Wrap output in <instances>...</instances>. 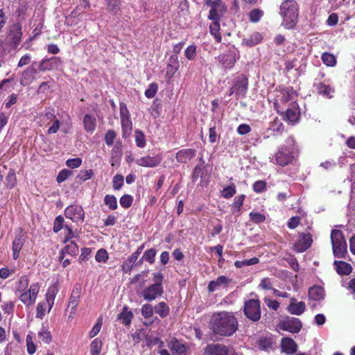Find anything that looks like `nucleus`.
Returning a JSON list of instances; mask_svg holds the SVG:
<instances>
[{"instance_id": "1", "label": "nucleus", "mask_w": 355, "mask_h": 355, "mask_svg": "<svg viewBox=\"0 0 355 355\" xmlns=\"http://www.w3.org/2000/svg\"><path fill=\"white\" fill-rule=\"evenodd\" d=\"M209 328L216 335L230 337L238 330L239 322L232 312L220 311L212 315Z\"/></svg>"}, {"instance_id": "2", "label": "nucleus", "mask_w": 355, "mask_h": 355, "mask_svg": "<svg viewBox=\"0 0 355 355\" xmlns=\"http://www.w3.org/2000/svg\"><path fill=\"white\" fill-rule=\"evenodd\" d=\"M299 5L295 0H286L280 6L279 14L283 18L282 26L286 29L295 27L299 17Z\"/></svg>"}, {"instance_id": "3", "label": "nucleus", "mask_w": 355, "mask_h": 355, "mask_svg": "<svg viewBox=\"0 0 355 355\" xmlns=\"http://www.w3.org/2000/svg\"><path fill=\"white\" fill-rule=\"evenodd\" d=\"M243 311L249 320L256 322L261 318V301L259 298L245 300Z\"/></svg>"}, {"instance_id": "4", "label": "nucleus", "mask_w": 355, "mask_h": 355, "mask_svg": "<svg viewBox=\"0 0 355 355\" xmlns=\"http://www.w3.org/2000/svg\"><path fill=\"white\" fill-rule=\"evenodd\" d=\"M22 26L17 22L10 25L6 33V44L12 50H16L21 42Z\"/></svg>"}, {"instance_id": "5", "label": "nucleus", "mask_w": 355, "mask_h": 355, "mask_svg": "<svg viewBox=\"0 0 355 355\" xmlns=\"http://www.w3.org/2000/svg\"><path fill=\"white\" fill-rule=\"evenodd\" d=\"M333 252L335 257L343 258L347 252V243L342 231L333 230L331 233Z\"/></svg>"}, {"instance_id": "6", "label": "nucleus", "mask_w": 355, "mask_h": 355, "mask_svg": "<svg viewBox=\"0 0 355 355\" xmlns=\"http://www.w3.org/2000/svg\"><path fill=\"white\" fill-rule=\"evenodd\" d=\"M295 95L296 92L293 87L280 89L274 103V107L277 112L279 114H283V105H286L289 101H295L293 99Z\"/></svg>"}, {"instance_id": "7", "label": "nucleus", "mask_w": 355, "mask_h": 355, "mask_svg": "<svg viewBox=\"0 0 355 355\" xmlns=\"http://www.w3.org/2000/svg\"><path fill=\"white\" fill-rule=\"evenodd\" d=\"M205 3L210 6L208 15V19L210 20L220 21L227 11V6L222 0H211Z\"/></svg>"}, {"instance_id": "8", "label": "nucleus", "mask_w": 355, "mask_h": 355, "mask_svg": "<svg viewBox=\"0 0 355 355\" xmlns=\"http://www.w3.org/2000/svg\"><path fill=\"white\" fill-rule=\"evenodd\" d=\"M248 89V78L245 74H240L235 78L233 85L229 89L228 96L235 94L238 97H245Z\"/></svg>"}, {"instance_id": "9", "label": "nucleus", "mask_w": 355, "mask_h": 355, "mask_svg": "<svg viewBox=\"0 0 355 355\" xmlns=\"http://www.w3.org/2000/svg\"><path fill=\"white\" fill-rule=\"evenodd\" d=\"M82 293V285L80 284H75L69 297V302L66 311H69V317L75 313L76 308L79 304L80 298Z\"/></svg>"}, {"instance_id": "10", "label": "nucleus", "mask_w": 355, "mask_h": 355, "mask_svg": "<svg viewBox=\"0 0 355 355\" xmlns=\"http://www.w3.org/2000/svg\"><path fill=\"white\" fill-rule=\"evenodd\" d=\"M205 355H235V351L223 344H210L205 347Z\"/></svg>"}, {"instance_id": "11", "label": "nucleus", "mask_w": 355, "mask_h": 355, "mask_svg": "<svg viewBox=\"0 0 355 355\" xmlns=\"http://www.w3.org/2000/svg\"><path fill=\"white\" fill-rule=\"evenodd\" d=\"M40 287L37 284L31 285L28 291L21 293L19 298L26 306H30L35 302L36 297L39 293Z\"/></svg>"}, {"instance_id": "12", "label": "nucleus", "mask_w": 355, "mask_h": 355, "mask_svg": "<svg viewBox=\"0 0 355 355\" xmlns=\"http://www.w3.org/2000/svg\"><path fill=\"white\" fill-rule=\"evenodd\" d=\"M294 156L292 151L285 147H280L275 155V162L277 165L285 166L291 164Z\"/></svg>"}, {"instance_id": "13", "label": "nucleus", "mask_w": 355, "mask_h": 355, "mask_svg": "<svg viewBox=\"0 0 355 355\" xmlns=\"http://www.w3.org/2000/svg\"><path fill=\"white\" fill-rule=\"evenodd\" d=\"M163 294L162 284H153L142 291V296L147 301H153Z\"/></svg>"}, {"instance_id": "14", "label": "nucleus", "mask_w": 355, "mask_h": 355, "mask_svg": "<svg viewBox=\"0 0 355 355\" xmlns=\"http://www.w3.org/2000/svg\"><path fill=\"white\" fill-rule=\"evenodd\" d=\"M67 218L74 222H83L85 218V211L81 206L72 205L68 206L64 210Z\"/></svg>"}, {"instance_id": "15", "label": "nucleus", "mask_w": 355, "mask_h": 355, "mask_svg": "<svg viewBox=\"0 0 355 355\" xmlns=\"http://www.w3.org/2000/svg\"><path fill=\"white\" fill-rule=\"evenodd\" d=\"M40 71L38 70V66H37V62H33L27 67L22 73L20 77V83L22 85H28L31 83L35 76Z\"/></svg>"}, {"instance_id": "16", "label": "nucleus", "mask_w": 355, "mask_h": 355, "mask_svg": "<svg viewBox=\"0 0 355 355\" xmlns=\"http://www.w3.org/2000/svg\"><path fill=\"white\" fill-rule=\"evenodd\" d=\"M62 64L60 57L43 58L38 64V70L42 72L57 69Z\"/></svg>"}, {"instance_id": "17", "label": "nucleus", "mask_w": 355, "mask_h": 355, "mask_svg": "<svg viewBox=\"0 0 355 355\" xmlns=\"http://www.w3.org/2000/svg\"><path fill=\"white\" fill-rule=\"evenodd\" d=\"M312 242V236L310 233H302L294 245V250L296 252H304L311 246Z\"/></svg>"}, {"instance_id": "18", "label": "nucleus", "mask_w": 355, "mask_h": 355, "mask_svg": "<svg viewBox=\"0 0 355 355\" xmlns=\"http://www.w3.org/2000/svg\"><path fill=\"white\" fill-rule=\"evenodd\" d=\"M284 119L291 123L297 122L300 119V110L296 101H292L289 107L285 110L284 109Z\"/></svg>"}, {"instance_id": "19", "label": "nucleus", "mask_w": 355, "mask_h": 355, "mask_svg": "<svg viewBox=\"0 0 355 355\" xmlns=\"http://www.w3.org/2000/svg\"><path fill=\"white\" fill-rule=\"evenodd\" d=\"M302 327V322L296 318H288L280 324V329L290 333L296 334L300 331Z\"/></svg>"}, {"instance_id": "20", "label": "nucleus", "mask_w": 355, "mask_h": 355, "mask_svg": "<svg viewBox=\"0 0 355 355\" xmlns=\"http://www.w3.org/2000/svg\"><path fill=\"white\" fill-rule=\"evenodd\" d=\"M218 60L225 69H230L234 66L236 57L234 51H228L226 53L218 55Z\"/></svg>"}, {"instance_id": "21", "label": "nucleus", "mask_w": 355, "mask_h": 355, "mask_svg": "<svg viewBox=\"0 0 355 355\" xmlns=\"http://www.w3.org/2000/svg\"><path fill=\"white\" fill-rule=\"evenodd\" d=\"M162 160L161 155H156L155 156L147 155L137 159L135 163L142 167L154 168L159 166Z\"/></svg>"}, {"instance_id": "22", "label": "nucleus", "mask_w": 355, "mask_h": 355, "mask_svg": "<svg viewBox=\"0 0 355 355\" xmlns=\"http://www.w3.org/2000/svg\"><path fill=\"white\" fill-rule=\"evenodd\" d=\"M145 244L143 243L139 246L135 252H134L128 259L123 261L121 268L124 272H128L133 268L134 263L137 261L139 254L144 248Z\"/></svg>"}, {"instance_id": "23", "label": "nucleus", "mask_w": 355, "mask_h": 355, "mask_svg": "<svg viewBox=\"0 0 355 355\" xmlns=\"http://www.w3.org/2000/svg\"><path fill=\"white\" fill-rule=\"evenodd\" d=\"M196 156V150L193 148H184L178 150L175 155L178 162L187 164Z\"/></svg>"}, {"instance_id": "24", "label": "nucleus", "mask_w": 355, "mask_h": 355, "mask_svg": "<svg viewBox=\"0 0 355 355\" xmlns=\"http://www.w3.org/2000/svg\"><path fill=\"white\" fill-rule=\"evenodd\" d=\"M180 67L178 56L176 55H171L166 65V78L170 80L175 73L178 71Z\"/></svg>"}, {"instance_id": "25", "label": "nucleus", "mask_w": 355, "mask_h": 355, "mask_svg": "<svg viewBox=\"0 0 355 355\" xmlns=\"http://www.w3.org/2000/svg\"><path fill=\"white\" fill-rule=\"evenodd\" d=\"M55 118H56L55 110L52 107H46L44 112L40 114L36 119L39 125L43 126L45 124H49Z\"/></svg>"}, {"instance_id": "26", "label": "nucleus", "mask_w": 355, "mask_h": 355, "mask_svg": "<svg viewBox=\"0 0 355 355\" xmlns=\"http://www.w3.org/2000/svg\"><path fill=\"white\" fill-rule=\"evenodd\" d=\"M231 282L232 279L227 277L225 275H220L216 279L209 282L207 290L209 293H213L220 286H227Z\"/></svg>"}, {"instance_id": "27", "label": "nucleus", "mask_w": 355, "mask_h": 355, "mask_svg": "<svg viewBox=\"0 0 355 355\" xmlns=\"http://www.w3.org/2000/svg\"><path fill=\"white\" fill-rule=\"evenodd\" d=\"M282 351L287 354H293L297 352V345L291 338L284 337L281 341Z\"/></svg>"}, {"instance_id": "28", "label": "nucleus", "mask_w": 355, "mask_h": 355, "mask_svg": "<svg viewBox=\"0 0 355 355\" xmlns=\"http://www.w3.org/2000/svg\"><path fill=\"white\" fill-rule=\"evenodd\" d=\"M78 252L79 248L76 243L73 241H70L60 252L59 260L62 261L66 254L75 257L78 254Z\"/></svg>"}, {"instance_id": "29", "label": "nucleus", "mask_w": 355, "mask_h": 355, "mask_svg": "<svg viewBox=\"0 0 355 355\" xmlns=\"http://www.w3.org/2000/svg\"><path fill=\"white\" fill-rule=\"evenodd\" d=\"M306 309V305L304 302H296L295 298L291 299V303L288 306V311L293 314L300 315H302Z\"/></svg>"}, {"instance_id": "30", "label": "nucleus", "mask_w": 355, "mask_h": 355, "mask_svg": "<svg viewBox=\"0 0 355 355\" xmlns=\"http://www.w3.org/2000/svg\"><path fill=\"white\" fill-rule=\"evenodd\" d=\"M134 317L132 311L127 306H124L121 313L117 315V319L125 326H129L131 324Z\"/></svg>"}, {"instance_id": "31", "label": "nucleus", "mask_w": 355, "mask_h": 355, "mask_svg": "<svg viewBox=\"0 0 355 355\" xmlns=\"http://www.w3.org/2000/svg\"><path fill=\"white\" fill-rule=\"evenodd\" d=\"M309 297L313 301H320L324 299V290L322 286H313L309 289Z\"/></svg>"}, {"instance_id": "32", "label": "nucleus", "mask_w": 355, "mask_h": 355, "mask_svg": "<svg viewBox=\"0 0 355 355\" xmlns=\"http://www.w3.org/2000/svg\"><path fill=\"white\" fill-rule=\"evenodd\" d=\"M83 123L85 130L87 132H92L96 127V119L94 116L87 114L85 115Z\"/></svg>"}, {"instance_id": "33", "label": "nucleus", "mask_w": 355, "mask_h": 355, "mask_svg": "<svg viewBox=\"0 0 355 355\" xmlns=\"http://www.w3.org/2000/svg\"><path fill=\"white\" fill-rule=\"evenodd\" d=\"M263 40L262 35L259 32L252 33L248 37L243 39V43L247 46H254Z\"/></svg>"}, {"instance_id": "34", "label": "nucleus", "mask_w": 355, "mask_h": 355, "mask_svg": "<svg viewBox=\"0 0 355 355\" xmlns=\"http://www.w3.org/2000/svg\"><path fill=\"white\" fill-rule=\"evenodd\" d=\"M122 137L127 138L129 137L132 130V123L130 117L121 119Z\"/></svg>"}, {"instance_id": "35", "label": "nucleus", "mask_w": 355, "mask_h": 355, "mask_svg": "<svg viewBox=\"0 0 355 355\" xmlns=\"http://www.w3.org/2000/svg\"><path fill=\"white\" fill-rule=\"evenodd\" d=\"M213 22L209 26L210 34L214 37L217 43H220L222 41V36L220 33V21L212 20Z\"/></svg>"}, {"instance_id": "36", "label": "nucleus", "mask_w": 355, "mask_h": 355, "mask_svg": "<svg viewBox=\"0 0 355 355\" xmlns=\"http://www.w3.org/2000/svg\"><path fill=\"white\" fill-rule=\"evenodd\" d=\"M336 272L340 275H349L352 272V268L351 265L343 261H335Z\"/></svg>"}, {"instance_id": "37", "label": "nucleus", "mask_w": 355, "mask_h": 355, "mask_svg": "<svg viewBox=\"0 0 355 355\" xmlns=\"http://www.w3.org/2000/svg\"><path fill=\"white\" fill-rule=\"evenodd\" d=\"M154 309L155 313L158 314L162 318L167 317L170 313V308L164 302H159L155 305Z\"/></svg>"}, {"instance_id": "38", "label": "nucleus", "mask_w": 355, "mask_h": 355, "mask_svg": "<svg viewBox=\"0 0 355 355\" xmlns=\"http://www.w3.org/2000/svg\"><path fill=\"white\" fill-rule=\"evenodd\" d=\"M245 199L244 194L236 196L234 199V202L231 205V211L232 214L239 213L243 205V202Z\"/></svg>"}, {"instance_id": "39", "label": "nucleus", "mask_w": 355, "mask_h": 355, "mask_svg": "<svg viewBox=\"0 0 355 355\" xmlns=\"http://www.w3.org/2000/svg\"><path fill=\"white\" fill-rule=\"evenodd\" d=\"M318 93L320 94H322L324 96L331 98V94L334 92V89H332L330 85H326L323 83H320L318 85H317L316 87Z\"/></svg>"}, {"instance_id": "40", "label": "nucleus", "mask_w": 355, "mask_h": 355, "mask_svg": "<svg viewBox=\"0 0 355 355\" xmlns=\"http://www.w3.org/2000/svg\"><path fill=\"white\" fill-rule=\"evenodd\" d=\"M103 343L101 339L95 338L90 344V355H99L102 349Z\"/></svg>"}, {"instance_id": "41", "label": "nucleus", "mask_w": 355, "mask_h": 355, "mask_svg": "<svg viewBox=\"0 0 355 355\" xmlns=\"http://www.w3.org/2000/svg\"><path fill=\"white\" fill-rule=\"evenodd\" d=\"M321 59L323 63L328 67H334L337 62L335 55L328 52L323 53Z\"/></svg>"}, {"instance_id": "42", "label": "nucleus", "mask_w": 355, "mask_h": 355, "mask_svg": "<svg viewBox=\"0 0 355 355\" xmlns=\"http://www.w3.org/2000/svg\"><path fill=\"white\" fill-rule=\"evenodd\" d=\"M6 187L8 189H12L17 184V177L15 171L12 168H10L6 178Z\"/></svg>"}, {"instance_id": "43", "label": "nucleus", "mask_w": 355, "mask_h": 355, "mask_svg": "<svg viewBox=\"0 0 355 355\" xmlns=\"http://www.w3.org/2000/svg\"><path fill=\"white\" fill-rule=\"evenodd\" d=\"M104 203L110 210H115L118 207L117 200L114 195H105L104 197Z\"/></svg>"}, {"instance_id": "44", "label": "nucleus", "mask_w": 355, "mask_h": 355, "mask_svg": "<svg viewBox=\"0 0 355 355\" xmlns=\"http://www.w3.org/2000/svg\"><path fill=\"white\" fill-rule=\"evenodd\" d=\"M263 15V12L259 8L252 9L248 15L249 20L252 23H257Z\"/></svg>"}, {"instance_id": "45", "label": "nucleus", "mask_w": 355, "mask_h": 355, "mask_svg": "<svg viewBox=\"0 0 355 355\" xmlns=\"http://www.w3.org/2000/svg\"><path fill=\"white\" fill-rule=\"evenodd\" d=\"M259 262V259L257 257H252L250 259L243 261H236L234 262V266L236 268H241L245 266L255 265Z\"/></svg>"}, {"instance_id": "46", "label": "nucleus", "mask_w": 355, "mask_h": 355, "mask_svg": "<svg viewBox=\"0 0 355 355\" xmlns=\"http://www.w3.org/2000/svg\"><path fill=\"white\" fill-rule=\"evenodd\" d=\"M26 236L23 234H17L12 242V250H21L25 243Z\"/></svg>"}, {"instance_id": "47", "label": "nucleus", "mask_w": 355, "mask_h": 355, "mask_svg": "<svg viewBox=\"0 0 355 355\" xmlns=\"http://www.w3.org/2000/svg\"><path fill=\"white\" fill-rule=\"evenodd\" d=\"M236 193V186L234 183L228 187H225L221 191V196L226 199H229L234 196Z\"/></svg>"}, {"instance_id": "48", "label": "nucleus", "mask_w": 355, "mask_h": 355, "mask_svg": "<svg viewBox=\"0 0 355 355\" xmlns=\"http://www.w3.org/2000/svg\"><path fill=\"white\" fill-rule=\"evenodd\" d=\"M28 284L29 280L28 277L26 275L21 276L17 284L16 292L22 293L23 291H26Z\"/></svg>"}, {"instance_id": "49", "label": "nucleus", "mask_w": 355, "mask_h": 355, "mask_svg": "<svg viewBox=\"0 0 355 355\" xmlns=\"http://www.w3.org/2000/svg\"><path fill=\"white\" fill-rule=\"evenodd\" d=\"M171 349L175 351L178 355H185L187 352L185 345L179 342L177 339L172 342Z\"/></svg>"}, {"instance_id": "50", "label": "nucleus", "mask_w": 355, "mask_h": 355, "mask_svg": "<svg viewBox=\"0 0 355 355\" xmlns=\"http://www.w3.org/2000/svg\"><path fill=\"white\" fill-rule=\"evenodd\" d=\"M135 142L139 148H144L146 144V141L144 132L139 130L135 131Z\"/></svg>"}, {"instance_id": "51", "label": "nucleus", "mask_w": 355, "mask_h": 355, "mask_svg": "<svg viewBox=\"0 0 355 355\" xmlns=\"http://www.w3.org/2000/svg\"><path fill=\"white\" fill-rule=\"evenodd\" d=\"M134 198L131 195L125 194L123 195L119 200L120 205L125 209H128L132 205Z\"/></svg>"}, {"instance_id": "52", "label": "nucleus", "mask_w": 355, "mask_h": 355, "mask_svg": "<svg viewBox=\"0 0 355 355\" xmlns=\"http://www.w3.org/2000/svg\"><path fill=\"white\" fill-rule=\"evenodd\" d=\"M116 135H117L116 131L112 129L108 130L106 132L104 137V140L107 146H112L114 144Z\"/></svg>"}, {"instance_id": "53", "label": "nucleus", "mask_w": 355, "mask_h": 355, "mask_svg": "<svg viewBox=\"0 0 355 355\" xmlns=\"http://www.w3.org/2000/svg\"><path fill=\"white\" fill-rule=\"evenodd\" d=\"M107 1V9L109 12L116 13L120 10L121 1L120 0H105Z\"/></svg>"}, {"instance_id": "54", "label": "nucleus", "mask_w": 355, "mask_h": 355, "mask_svg": "<svg viewBox=\"0 0 355 355\" xmlns=\"http://www.w3.org/2000/svg\"><path fill=\"white\" fill-rule=\"evenodd\" d=\"M57 291H58L55 287H50L48 289V291L46 293V300L49 305V309H51L53 305L54 300H55V295L57 294Z\"/></svg>"}, {"instance_id": "55", "label": "nucleus", "mask_w": 355, "mask_h": 355, "mask_svg": "<svg viewBox=\"0 0 355 355\" xmlns=\"http://www.w3.org/2000/svg\"><path fill=\"white\" fill-rule=\"evenodd\" d=\"M267 183L264 180H258L252 184V189L257 193H261L266 191Z\"/></svg>"}, {"instance_id": "56", "label": "nucleus", "mask_w": 355, "mask_h": 355, "mask_svg": "<svg viewBox=\"0 0 355 355\" xmlns=\"http://www.w3.org/2000/svg\"><path fill=\"white\" fill-rule=\"evenodd\" d=\"M155 249L150 248L144 252L142 259H144V260L148 262L149 263L153 264L155 262Z\"/></svg>"}, {"instance_id": "57", "label": "nucleus", "mask_w": 355, "mask_h": 355, "mask_svg": "<svg viewBox=\"0 0 355 355\" xmlns=\"http://www.w3.org/2000/svg\"><path fill=\"white\" fill-rule=\"evenodd\" d=\"M38 337L43 343L49 344L51 342L52 336L49 331L42 329L38 334Z\"/></svg>"}, {"instance_id": "58", "label": "nucleus", "mask_w": 355, "mask_h": 355, "mask_svg": "<svg viewBox=\"0 0 355 355\" xmlns=\"http://www.w3.org/2000/svg\"><path fill=\"white\" fill-rule=\"evenodd\" d=\"M124 178L121 174H116L112 180V187L114 190H119L123 185Z\"/></svg>"}, {"instance_id": "59", "label": "nucleus", "mask_w": 355, "mask_h": 355, "mask_svg": "<svg viewBox=\"0 0 355 355\" xmlns=\"http://www.w3.org/2000/svg\"><path fill=\"white\" fill-rule=\"evenodd\" d=\"M154 308L150 304H145L141 307V315L146 319L153 316Z\"/></svg>"}, {"instance_id": "60", "label": "nucleus", "mask_w": 355, "mask_h": 355, "mask_svg": "<svg viewBox=\"0 0 355 355\" xmlns=\"http://www.w3.org/2000/svg\"><path fill=\"white\" fill-rule=\"evenodd\" d=\"M184 55L189 60H194L196 56V46L189 45L184 51Z\"/></svg>"}, {"instance_id": "61", "label": "nucleus", "mask_w": 355, "mask_h": 355, "mask_svg": "<svg viewBox=\"0 0 355 355\" xmlns=\"http://www.w3.org/2000/svg\"><path fill=\"white\" fill-rule=\"evenodd\" d=\"M62 229H64V218L62 216H58L55 218L53 230L55 233H58Z\"/></svg>"}, {"instance_id": "62", "label": "nucleus", "mask_w": 355, "mask_h": 355, "mask_svg": "<svg viewBox=\"0 0 355 355\" xmlns=\"http://www.w3.org/2000/svg\"><path fill=\"white\" fill-rule=\"evenodd\" d=\"M158 90V85L155 83H150L148 88L145 92V96L148 98H153Z\"/></svg>"}, {"instance_id": "63", "label": "nucleus", "mask_w": 355, "mask_h": 355, "mask_svg": "<svg viewBox=\"0 0 355 355\" xmlns=\"http://www.w3.org/2000/svg\"><path fill=\"white\" fill-rule=\"evenodd\" d=\"M94 171L92 169L89 170H83L80 171V173L78 175L77 178L80 180L85 182L87 180L91 179L94 176Z\"/></svg>"}, {"instance_id": "64", "label": "nucleus", "mask_w": 355, "mask_h": 355, "mask_svg": "<svg viewBox=\"0 0 355 355\" xmlns=\"http://www.w3.org/2000/svg\"><path fill=\"white\" fill-rule=\"evenodd\" d=\"M96 261L101 263H105L108 259L107 252L105 249H100L97 251L95 256Z\"/></svg>"}]
</instances>
